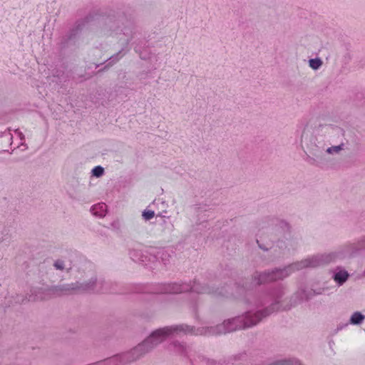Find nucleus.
<instances>
[{
  "label": "nucleus",
  "instance_id": "423d86ee",
  "mask_svg": "<svg viewBox=\"0 0 365 365\" xmlns=\"http://www.w3.org/2000/svg\"><path fill=\"white\" fill-rule=\"evenodd\" d=\"M349 274L345 270H339L334 274L333 278L334 281L339 284L342 285L348 279Z\"/></svg>",
  "mask_w": 365,
  "mask_h": 365
},
{
  "label": "nucleus",
  "instance_id": "9b49d317",
  "mask_svg": "<svg viewBox=\"0 0 365 365\" xmlns=\"http://www.w3.org/2000/svg\"><path fill=\"white\" fill-rule=\"evenodd\" d=\"M274 365H301L298 361L294 359H284L277 361L274 363Z\"/></svg>",
  "mask_w": 365,
  "mask_h": 365
},
{
  "label": "nucleus",
  "instance_id": "f03ea898",
  "mask_svg": "<svg viewBox=\"0 0 365 365\" xmlns=\"http://www.w3.org/2000/svg\"><path fill=\"white\" fill-rule=\"evenodd\" d=\"M113 286L109 285L104 281H98L96 277H92L88 282L81 283L76 282L71 284H66L58 286H53L46 288H38L31 290L29 301L46 300L52 297L70 295L76 293H111V294H126L128 292L117 290Z\"/></svg>",
  "mask_w": 365,
  "mask_h": 365
},
{
  "label": "nucleus",
  "instance_id": "ddd939ff",
  "mask_svg": "<svg viewBox=\"0 0 365 365\" xmlns=\"http://www.w3.org/2000/svg\"><path fill=\"white\" fill-rule=\"evenodd\" d=\"M155 215L154 211L153 210H144L143 212V217L145 220H150Z\"/></svg>",
  "mask_w": 365,
  "mask_h": 365
},
{
  "label": "nucleus",
  "instance_id": "6e6552de",
  "mask_svg": "<svg viewBox=\"0 0 365 365\" xmlns=\"http://www.w3.org/2000/svg\"><path fill=\"white\" fill-rule=\"evenodd\" d=\"M169 349L180 354H184L186 351L185 345L178 341H174L173 343L170 344Z\"/></svg>",
  "mask_w": 365,
  "mask_h": 365
},
{
  "label": "nucleus",
  "instance_id": "2eb2a0df",
  "mask_svg": "<svg viewBox=\"0 0 365 365\" xmlns=\"http://www.w3.org/2000/svg\"><path fill=\"white\" fill-rule=\"evenodd\" d=\"M120 53H121V51H120V52H119V53H118L117 54H115V55H114V56H111V57L108 59L109 63H108V66H110V65H111V64L115 63V62H117V61L119 60V58L121 57V56H120Z\"/></svg>",
  "mask_w": 365,
  "mask_h": 365
},
{
  "label": "nucleus",
  "instance_id": "f257e3e1",
  "mask_svg": "<svg viewBox=\"0 0 365 365\" xmlns=\"http://www.w3.org/2000/svg\"><path fill=\"white\" fill-rule=\"evenodd\" d=\"M365 248V236L361 237L357 242L347 245L344 250L334 252L328 254L313 255L299 262H294L284 268H275L271 271L255 272L252 278L240 279L234 287L229 290L225 287L213 289L210 285L202 284L194 280L192 284H138L133 287V292H146L151 294H178L189 292L190 297L193 299L195 294H213L215 297L235 298L243 297L246 303L252 304L248 296L251 292L261 284L282 280L287 277L292 272L304 268H315L334 262L336 259L351 257L357 251Z\"/></svg>",
  "mask_w": 365,
  "mask_h": 365
},
{
  "label": "nucleus",
  "instance_id": "1a4fd4ad",
  "mask_svg": "<svg viewBox=\"0 0 365 365\" xmlns=\"http://www.w3.org/2000/svg\"><path fill=\"white\" fill-rule=\"evenodd\" d=\"M12 138L13 136L10 132H4L2 135H0V143H6L8 145H11L12 144Z\"/></svg>",
  "mask_w": 365,
  "mask_h": 365
},
{
  "label": "nucleus",
  "instance_id": "f8f14e48",
  "mask_svg": "<svg viewBox=\"0 0 365 365\" xmlns=\"http://www.w3.org/2000/svg\"><path fill=\"white\" fill-rule=\"evenodd\" d=\"M104 169L101 166H96L92 170L93 175L98 178L103 175Z\"/></svg>",
  "mask_w": 365,
  "mask_h": 365
},
{
  "label": "nucleus",
  "instance_id": "a211bd4d",
  "mask_svg": "<svg viewBox=\"0 0 365 365\" xmlns=\"http://www.w3.org/2000/svg\"><path fill=\"white\" fill-rule=\"evenodd\" d=\"M132 27H133L132 23H129V28L125 27L123 29H122L123 34L125 36H128L129 31H130V28H132Z\"/></svg>",
  "mask_w": 365,
  "mask_h": 365
},
{
  "label": "nucleus",
  "instance_id": "0eeeda50",
  "mask_svg": "<svg viewBox=\"0 0 365 365\" xmlns=\"http://www.w3.org/2000/svg\"><path fill=\"white\" fill-rule=\"evenodd\" d=\"M364 318V315L359 312H356L351 315L350 318V323L354 325L361 324L363 322Z\"/></svg>",
  "mask_w": 365,
  "mask_h": 365
},
{
  "label": "nucleus",
  "instance_id": "dca6fc26",
  "mask_svg": "<svg viewBox=\"0 0 365 365\" xmlns=\"http://www.w3.org/2000/svg\"><path fill=\"white\" fill-rule=\"evenodd\" d=\"M341 150V145L332 146V147L329 148L327 150V152L329 153H338Z\"/></svg>",
  "mask_w": 365,
  "mask_h": 365
},
{
  "label": "nucleus",
  "instance_id": "7ed1b4c3",
  "mask_svg": "<svg viewBox=\"0 0 365 365\" xmlns=\"http://www.w3.org/2000/svg\"><path fill=\"white\" fill-rule=\"evenodd\" d=\"M150 255L149 259L152 263L160 262L164 265H166L171 257L169 252L165 249H154L151 248V252H148Z\"/></svg>",
  "mask_w": 365,
  "mask_h": 365
},
{
  "label": "nucleus",
  "instance_id": "6ab92c4d",
  "mask_svg": "<svg viewBox=\"0 0 365 365\" xmlns=\"http://www.w3.org/2000/svg\"><path fill=\"white\" fill-rule=\"evenodd\" d=\"M257 244H258L259 247L262 250H268V249H269V248H268V247H264L263 245H260V244H259V241L258 240H257Z\"/></svg>",
  "mask_w": 365,
  "mask_h": 365
},
{
  "label": "nucleus",
  "instance_id": "9d476101",
  "mask_svg": "<svg viewBox=\"0 0 365 365\" xmlns=\"http://www.w3.org/2000/svg\"><path fill=\"white\" fill-rule=\"evenodd\" d=\"M309 64L312 68H313L314 70H317L322 66V61L319 58H311L309 61Z\"/></svg>",
  "mask_w": 365,
  "mask_h": 365
},
{
  "label": "nucleus",
  "instance_id": "20e7f679",
  "mask_svg": "<svg viewBox=\"0 0 365 365\" xmlns=\"http://www.w3.org/2000/svg\"><path fill=\"white\" fill-rule=\"evenodd\" d=\"M151 252V249L145 251L133 249L130 250L129 255L133 262L147 265L148 263L152 262V261L148 260L150 255L148 252Z\"/></svg>",
  "mask_w": 365,
  "mask_h": 365
},
{
  "label": "nucleus",
  "instance_id": "39448f33",
  "mask_svg": "<svg viewBox=\"0 0 365 365\" xmlns=\"http://www.w3.org/2000/svg\"><path fill=\"white\" fill-rule=\"evenodd\" d=\"M91 211L96 217H104L107 212V205L103 202L98 203L91 207Z\"/></svg>",
  "mask_w": 365,
  "mask_h": 365
},
{
  "label": "nucleus",
  "instance_id": "4468645a",
  "mask_svg": "<svg viewBox=\"0 0 365 365\" xmlns=\"http://www.w3.org/2000/svg\"><path fill=\"white\" fill-rule=\"evenodd\" d=\"M53 266L56 269L63 270L65 268L64 262L61 259H57L54 262Z\"/></svg>",
  "mask_w": 365,
  "mask_h": 365
},
{
  "label": "nucleus",
  "instance_id": "aec40b11",
  "mask_svg": "<svg viewBox=\"0 0 365 365\" xmlns=\"http://www.w3.org/2000/svg\"><path fill=\"white\" fill-rule=\"evenodd\" d=\"M88 21H89V20H88V17L87 16V17L86 18V22H88Z\"/></svg>",
  "mask_w": 365,
  "mask_h": 365
},
{
  "label": "nucleus",
  "instance_id": "f3484780",
  "mask_svg": "<svg viewBox=\"0 0 365 365\" xmlns=\"http://www.w3.org/2000/svg\"><path fill=\"white\" fill-rule=\"evenodd\" d=\"M279 226H280L283 230H285V229H286V230H289V225H288L286 222H284V221H283V220H282V221H280V222H279Z\"/></svg>",
  "mask_w": 365,
  "mask_h": 365
}]
</instances>
